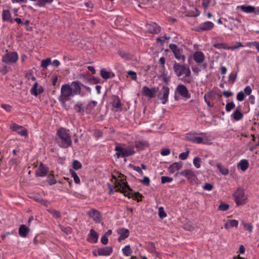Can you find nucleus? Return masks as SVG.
<instances>
[{
  "label": "nucleus",
  "instance_id": "nucleus-56",
  "mask_svg": "<svg viewBox=\"0 0 259 259\" xmlns=\"http://www.w3.org/2000/svg\"><path fill=\"white\" fill-rule=\"evenodd\" d=\"M159 216L160 218L163 219L166 217V213L164 211L162 207H160L159 209Z\"/></svg>",
  "mask_w": 259,
  "mask_h": 259
},
{
  "label": "nucleus",
  "instance_id": "nucleus-31",
  "mask_svg": "<svg viewBox=\"0 0 259 259\" xmlns=\"http://www.w3.org/2000/svg\"><path fill=\"white\" fill-rule=\"evenodd\" d=\"M249 166V163L246 159H242L237 164V167L240 168L243 171H245Z\"/></svg>",
  "mask_w": 259,
  "mask_h": 259
},
{
  "label": "nucleus",
  "instance_id": "nucleus-8",
  "mask_svg": "<svg viewBox=\"0 0 259 259\" xmlns=\"http://www.w3.org/2000/svg\"><path fill=\"white\" fill-rule=\"evenodd\" d=\"M169 91L168 87L163 85L158 92V99L161 101L162 104H165L168 102Z\"/></svg>",
  "mask_w": 259,
  "mask_h": 259
},
{
  "label": "nucleus",
  "instance_id": "nucleus-10",
  "mask_svg": "<svg viewBox=\"0 0 259 259\" xmlns=\"http://www.w3.org/2000/svg\"><path fill=\"white\" fill-rule=\"evenodd\" d=\"M116 191L124 193L125 196H127L126 193L128 191H132V189L127 185V183L120 180V182H117L116 184Z\"/></svg>",
  "mask_w": 259,
  "mask_h": 259
},
{
  "label": "nucleus",
  "instance_id": "nucleus-53",
  "mask_svg": "<svg viewBox=\"0 0 259 259\" xmlns=\"http://www.w3.org/2000/svg\"><path fill=\"white\" fill-rule=\"evenodd\" d=\"M243 227L244 229L247 231H248L250 233L252 232L253 229V226L250 224H243Z\"/></svg>",
  "mask_w": 259,
  "mask_h": 259
},
{
  "label": "nucleus",
  "instance_id": "nucleus-15",
  "mask_svg": "<svg viewBox=\"0 0 259 259\" xmlns=\"http://www.w3.org/2000/svg\"><path fill=\"white\" fill-rule=\"evenodd\" d=\"M147 31L150 33L158 34L160 32V27L155 23L151 22L146 25Z\"/></svg>",
  "mask_w": 259,
  "mask_h": 259
},
{
  "label": "nucleus",
  "instance_id": "nucleus-3",
  "mask_svg": "<svg viewBox=\"0 0 259 259\" xmlns=\"http://www.w3.org/2000/svg\"><path fill=\"white\" fill-rule=\"evenodd\" d=\"M55 140L58 145L63 148H67L72 144V140L69 131L63 127L58 130Z\"/></svg>",
  "mask_w": 259,
  "mask_h": 259
},
{
  "label": "nucleus",
  "instance_id": "nucleus-63",
  "mask_svg": "<svg viewBox=\"0 0 259 259\" xmlns=\"http://www.w3.org/2000/svg\"><path fill=\"white\" fill-rule=\"evenodd\" d=\"M244 92L247 95H250L251 93L252 89L250 86L248 85L245 88Z\"/></svg>",
  "mask_w": 259,
  "mask_h": 259
},
{
  "label": "nucleus",
  "instance_id": "nucleus-29",
  "mask_svg": "<svg viewBox=\"0 0 259 259\" xmlns=\"http://www.w3.org/2000/svg\"><path fill=\"white\" fill-rule=\"evenodd\" d=\"M231 117L235 121H239L242 119L243 115L239 109H236L231 114Z\"/></svg>",
  "mask_w": 259,
  "mask_h": 259
},
{
  "label": "nucleus",
  "instance_id": "nucleus-55",
  "mask_svg": "<svg viewBox=\"0 0 259 259\" xmlns=\"http://www.w3.org/2000/svg\"><path fill=\"white\" fill-rule=\"evenodd\" d=\"M244 93L241 91L237 94L236 98L239 101H242L244 99Z\"/></svg>",
  "mask_w": 259,
  "mask_h": 259
},
{
  "label": "nucleus",
  "instance_id": "nucleus-54",
  "mask_svg": "<svg viewBox=\"0 0 259 259\" xmlns=\"http://www.w3.org/2000/svg\"><path fill=\"white\" fill-rule=\"evenodd\" d=\"M237 78V73H235L234 72H231L229 76V79L230 80H232L233 82H234Z\"/></svg>",
  "mask_w": 259,
  "mask_h": 259
},
{
  "label": "nucleus",
  "instance_id": "nucleus-48",
  "mask_svg": "<svg viewBox=\"0 0 259 259\" xmlns=\"http://www.w3.org/2000/svg\"><path fill=\"white\" fill-rule=\"evenodd\" d=\"M82 165L81 163L77 160H75L73 161V167L74 169L78 170L81 168Z\"/></svg>",
  "mask_w": 259,
  "mask_h": 259
},
{
  "label": "nucleus",
  "instance_id": "nucleus-32",
  "mask_svg": "<svg viewBox=\"0 0 259 259\" xmlns=\"http://www.w3.org/2000/svg\"><path fill=\"white\" fill-rule=\"evenodd\" d=\"M74 109L80 115H83L84 109L83 108V104L81 103L77 102L75 104L74 106Z\"/></svg>",
  "mask_w": 259,
  "mask_h": 259
},
{
  "label": "nucleus",
  "instance_id": "nucleus-11",
  "mask_svg": "<svg viewBox=\"0 0 259 259\" xmlns=\"http://www.w3.org/2000/svg\"><path fill=\"white\" fill-rule=\"evenodd\" d=\"M158 87H154L152 88H149L147 86H144L142 89V94L150 98H153L155 97L156 93L158 91Z\"/></svg>",
  "mask_w": 259,
  "mask_h": 259
},
{
  "label": "nucleus",
  "instance_id": "nucleus-45",
  "mask_svg": "<svg viewBox=\"0 0 259 259\" xmlns=\"http://www.w3.org/2000/svg\"><path fill=\"white\" fill-rule=\"evenodd\" d=\"M242 47H243V45L241 42H236L235 45L231 47H228V48H224V49L233 50L238 49L239 48Z\"/></svg>",
  "mask_w": 259,
  "mask_h": 259
},
{
  "label": "nucleus",
  "instance_id": "nucleus-60",
  "mask_svg": "<svg viewBox=\"0 0 259 259\" xmlns=\"http://www.w3.org/2000/svg\"><path fill=\"white\" fill-rule=\"evenodd\" d=\"M170 153V150L168 148L163 149L160 152V154L162 156L168 155Z\"/></svg>",
  "mask_w": 259,
  "mask_h": 259
},
{
  "label": "nucleus",
  "instance_id": "nucleus-57",
  "mask_svg": "<svg viewBox=\"0 0 259 259\" xmlns=\"http://www.w3.org/2000/svg\"><path fill=\"white\" fill-rule=\"evenodd\" d=\"M140 181L146 186H149L150 182L149 178L147 177H144V179Z\"/></svg>",
  "mask_w": 259,
  "mask_h": 259
},
{
  "label": "nucleus",
  "instance_id": "nucleus-33",
  "mask_svg": "<svg viewBox=\"0 0 259 259\" xmlns=\"http://www.w3.org/2000/svg\"><path fill=\"white\" fill-rule=\"evenodd\" d=\"M240 10L246 13H253L255 11V8L253 6H240L238 7Z\"/></svg>",
  "mask_w": 259,
  "mask_h": 259
},
{
  "label": "nucleus",
  "instance_id": "nucleus-43",
  "mask_svg": "<svg viewBox=\"0 0 259 259\" xmlns=\"http://www.w3.org/2000/svg\"><path fill=\"white\" fill-rule=\"evenodd\" d=\"M72 177L73 178L74 181L76 184H79L80 182V179L77 174L73 170H70Z\"/></svg>",
  "mask_w": 259,
  "mask_h": 259
},
{
  "label": "nucleus",
  "instance_id": "nucleus-25",
  "mask_svg": "<svg viewBox=\"0 0 259 259\" xmlns=\"http://www.w3.org/2000/svg\"><path fill=\"white\" fill-rule=\"evenodd\" d=\"M29 232V228L26 227L25 225H21L19 228L18 233L21 237H26L28 236Z\"/></svg>",
  "mask_w": 259,
  "mask_h": 259
},
{
  "label": "nucleus",
  "instance_id": "nucleus-52",
  "mask_svg": "<svg viewBox=\"0 0 259 259\" xmlns=\"http://www.w3.org/2000/svg\"><path fill=\"white\" fill-rule=\"evenodd\" d=\"M230 227H237L238 225V222L236 220H228Z\"/></svg>",
  "mask_w": 259,
  "mask_h": 259
},
{
  "label": "nucleus",
  "instance_id": "nucleus-19",
  "mask_svg": "<svg viewBox=\"0 0 259 259\" xmlns=\"http://www.w3.org/2000/svg\"><path fill=\"white\" fill-rule=\"evenodd\" d=\"M181 175L187 178L189 181H193L196 179L195 172L191 169H186L181 172Z\"/></svg>",
  "mask_w": 259,
  "mask_h": 259
},
{
  "label": "nucleus",
  "instance_id": "nucleus-28",
  "mask_svg": "<svg viewBox=\"0 0 259 259\" xmlns=\"http://www.w3.org/2000/svg\"><path fill=\"white\" fill-rule=\"evenodd\" d=\"M182 167L181 162H175L168 167V171L171 173H174L176 171L179 170Z\"/></svg>",
  "mask_w": 259,
  "mask_h": 259
},
{
  "label": "nucleus",
  "instance_id": "nucleus-40",
  "mask_svg": "<svg viewBox=\"0 0 259 259\" xmlns=\"http://www.w3.org/2000/svg\"><path fill=\"white\" fill-rule=\"evenodd\" d=\"M202 163L201 159L199 157H196L194 158L193 163L196 168H199L201 167Z\"/></svg>",
  "mask_w": 259,
  "mask_h": 259
},
{
  "label": "nucleus",
  "instance_id": "nucleus-2",
  "mask_svg": "<svg viewBox=\"0 0 259 259\" xmlns=\"http://www.w3.org/2000/svg\"><path fill=\"white\" fill-rule=\"evenodd\" d=\"M173 70L177 77L185 83H190L192 79L190 77L191 72L189 67L184 64H181L176 61L174 63Z\"/></svg>",
  "mask_w": 259,
  "mask_h": 259
},
{
  "label": "nucleus",
  "instance_id": "nucleus-18",
  "mask_svg": "<svg viewBox=\"0 0 259 259\" xmlns=\"http://www.w3.org/2000/svg\"><path fill=\"white\" fill-rule=\"evenodd\" d=\"M88 214L92 218L96 223H100L102 220V216L99 211L95 209H91L88 212Z\"/></svg>",
  "mask_w": 259,
  "mask_h": 259
},
{
  "label": "nucleus",
  "instance_id": "nucleus-14",
  "mask_svg": "<svg viewBox=\"0 0 259 259\" xmlns=\"http://www.w3.org/2000/svg\"><path fill=\"white\" fill-rule=\"evenodd\" d=\"M10 128L13 131L16 132L22 136L27 137L28 136L27 130L22 126L19 125L16 123H12Z\"/></svg>",
  "mask_w": 259,
  "mask_h": 259
},
{
  "label": "nucleus",
  "instance_id": "nucleus-16",
  "mask_svg": "<svg viewBox=\"0 0 259 259\" xmlns=\"http://www.w3.org/2000/svg\"><path fill=\"white\" fill-rule=\"evenodd\" d=\"M49 168L46 165L41 163L35 171L37 177H44L47 175Z\"/></svg>",
  "mask_w": 259,
  "mask_h": 259
},
{
  "label": "nucleus",
  "instance_id": "nucleus-9",
  "mask_svg": "<svg viewBox=\"0 0 259 259\" xmlns=\"http://www.w3.org/2000/svg\"><path fill=\"white\" fill-rule=\"evenodd\" d=\"M112 252L113 249L112 247L106 246L94 250L93 254L95 256L98 255L108 256L110 255Z\"/></svg>",
  "mask_w": 259,
  "mask_h": 259
},
{
  "label": "nucleus",
  "instance_id": "nucleus-62",
  "mask_svg": "<svg viewBox=\"0 0 259 259\" xmlns=\"http://www.w3.org/2000/svg\"><path fill=\"white\" fill-rule=\"evenodd\" d=\"M203 2L202 4V7L206 10L210 4V0H202Z\"/></svg>",
  "mask_w": 259,
  "mask_h": 259
},
{
  "label": "nucleus",
  "instance_id": "nucleus-37",
  "mask_svg": "<svg viewBox=\"0 0 259 259\" xmlns=\"http://www.w3.org/2000/svg\"><path fill=\"white\" fill-rule=\"evenodd\" d=\"M118 54L122 58L126 60H130L132 59L131 55L123 51H119L118 52Z\"/></svg>",
  "mask_w": 259,
  "mask_h": 259
},
{
  "label": "nucleus",
  "instance_id": "nucleus-42",
  "mask_svg": "<svg viewBox=\"0 0 259 259\" xmlns=\"http://www.w3.org/2000/svg\"><path fill=\"white\" fill-rule=\"evenodd\" d=\"M51 63V59L50 58H47L44 59L41 61V66L44 68H47V67Z\"/></svg>",
  "mask_w": 259,
  "mask_h": 259
},
{
  "label": "nucleus",
  "instance_id": "nucleus-49",
  "mask_svg": "<svg viewBox=\"0 0 259 259\" xmlns=\"http://www.w3.org/2000/svg\"><path fill=\"white\" fill-rule=\"evenodd\" d=\"M1 106L3 109L8 112H11L13 109V107L9 104H2Z\"/></svg>",
  "mask_w": 259,
  "mask_h": 259
},
{
  "label": "nucleus",
  "instance_id": "nucleus-59",
  "mask_svg": "<svg viewBox=\"0 0 259 259\" xmlns=\"http://www.w3.org/2000/svg\"><path fill=\"white\" fill-rule=\"evenodd\" d=\"M213 185L209 183H206L203 186V189L204 190L211 191L213 189Z\"/></svg>",
  "mask_w": 259,
  "mask_h": 259
},
{
  "label": "nucleus",
  "instance_id": "nucleus-7",
  "mask_svg": "<svg viewBox=\"0 0 259 259\" xmlns=\"http://www.w3.org/2000/svg\"><path fill=\"white\" fill-rule=\"evenodd\" d=\"M234 197L237 205H243L246 203L247 199L246 196L245 195L243 190L238 189L234 193Z\"/></svg>",
  "mask_w": 259,
  "mask_h": 259
},
{
  "label": "nucleus",
  "instance_id": "nucleus-34",
  "mask_svg": "<svg viewBox=\"0 0 259 259\" xmlns=\"http://www.w3.org/2000/svg\"><path fill=\"white\" fill-rule=\"evenodd\" d=\"M217 167L219 169L220 172L224 176H227L229 174V171L228 168L225 167L222 165L221 163H218L217 164Z\"/></svg>",
  "mask_w": 259,
  "mask_h": 259
},
{
  "label": "nucleus",
  "instance_id": "nucleus-12",
  "mask_svg": "<svg viewBox=\"0 0 259 259\" xmlns=\"http://www.w3.org/2000/svg\"><path fill=\"white\" fill-rule=\"evenodd\" d=\"M176 93H178L182 97L189 99L191 95L185 85L183 84H179L176 89Z\"/></svg>",
  "mask_w": 259,
  "mask_h": 259
},
{
  "label": "nucleus",
  "instance_id": "nucleus-41",
  "mask_svg": "<svg viewBox=\"0 0 259 259\" xmlns=\"http://www.w3.org/2000/svg\"><path fill=\"white\" fill-rule=\"evenodd\" d=\"M54 0H39L37 5L40 7H45L47 4H51Z\"/></svg>",
  "mask_w": 259,
  "mask_h": 259
},
{
  "label": "nucleus",
  "instance_id": "nucleus-47",
  "mask_svg": "<svg viewBox=\"0 0 259 259\" xmlns=\"http://www.w3.org/2000/svg\"><path fill=\"white\" fill-rule=\"evenodd\" d=\"M235 107V105L233 102L228 103L226 105V110L227 112L231 111Z\"/></svg>",
  "mask_w": 259,
  "mask_h": 259
},
{
  "label": "nucleus",
  "instance_id": "nucleus-64",
  "mask_svg": "<svg viewBox=\"0 0 259 259\" xmlns=\"http://www.w3.org/2000/svg\"><path fill=\"white\" fill-rule=\"evenodd\" d=\"M101 241L102 244H103L104 245H106L108 243V239L107 237L105 235H104L102 237L101 239Z\"/></svg>",
  "mask_w": 259,
  "mask_h": 259
},
{
  "label": "nucleus",
  "instance_id": "nucleus-13",
  "mask_svg": "<svg viewBox=\"0 0 259 259\" xmlns=\"http://www.w3.org/2000/svg\"><path fill=\"white\" fill-rule=\"evenodd\" d=\"M214 27V24L210 21H206L200 24L197 26L195 30L197 32H202L204 31H208L212 29Z\"/></svg>",
  "mask_w": 259,
  "mask_h": 259
},
{
  "label": "nucleus",
  "instance_id": "nucleus-35",
  "mask_svg": "<svg viewBox=\"0 0 259 259\" xmlns=\"http://www.w3.org/2000/svg\"><path fill=\"white\" fill-rule=\"evenodd\" d=\"M97 104V102L95 101H92L91 102L89 103L85 108L86 112L87 113H90L92 110L95 107Z\"/></svg>",
  "mask_w": 259,
  "mask_h": 259
},
{
  "label": "nucleus",
  "instance_id": "nucleus-17",
  "mask_svg": "<svg viewBox=\"0 0 259 259\" xmlns=\"http://www.w3.org/2000/svg\"><path fill=\"white\" fill-rule=\"evenodd\" d=\"M208 141L207 134L205 133H199L195 138L194 142L196 144H206Z\"/></svg>",
  "mask_w": 259,
  "mask_h": 259
},
{
  "label": "nucleus",
  "instance_id": "nucleus-26",
  "mask_svg": "<svg viewBox=\"0 0 259 259\" xmlns=\"http://www.w3.org/2000/svg\"><path fill=\"white\" fill-rule=\"evenodd\" d=\"M2 19L4 22L7 21L10 23H12L13 22L11 14L10 12L8 10H4L3 11Z\"/></svg>",
  "mask_w": 259,
  "mask_h": 259
},
{
  "label": "nucleus",
  "instance_id": "nucleus-1",
  "mask_svg": "<svg viewBox=\"0 0 259 259\" xmlns=\"http://www.w3.org/2000/svg\"><path fill=\"white\" fill-rule=\"evenodd\" d=\"M81 93L80 82L79 81H72L70 84H63L61 88V97L59 101L63 99L66 101H69L71 97L79 95Z\"/></svg>",
  "mask_w": 259,
  "mask_h": 259
},
{
  "label": "nucleus",
  "instance_id": "nucleus-21",
  "mask_svg": "<svg viewBox=\"0 0 259 259\" xmlns=\"http://www.w3.org/2000/svg\"><path fill=\"white\" fill-rule=\"evenodd\" d=\"M215 98V94L212 91H210L206 93L204 96L205 102L207 105L210 107L213 106V104L211 103V101Z\"/></svg>",
  "mask_w": 259,
  "mask_h": 259
},
{
  "label": "nucleus",
  "instance_id": "nucleus-51",
  "mask_svg": "<svg viewBox=\"0 0 259 259\" xmlns=\"http://www.w3.org/2000/svg\"><path fill=\"white\" fill-rule=\"evenodd\" d=\"M161 183L162 184H165L166 183H169L171 182L173 179L171 177H165V176H162L161 178Z\"/></svg>",
  "mask_w": 259,
  "mask_h": 259
},
{
  "label": "nucleus",
  "instance_id": "nucleus-20",
  "mask_svg": "<svg viewBox=\"0 0 259 259\" xmlns=\"http://www.w3.org/2000/svg\"><path fill=\"white\" fill-rule=\"evenodd\" d=\"M44 92L43 88L40 85L38 86L37 82H36L33 84V87L30 90V93L32 95L37 97L38 95Z\"/></svg>",
  "mask_w": 259,
  "mask_h": 259
},
{
  "label": "nucleus",
  "instance_id": "nucleus-50",
  "mask_svg": "<svg viewBox=\"0 0 259 259\" xmlns=\"http://www.w3.org/2000/svg\"><path fill=\"white\" fill-rule=\"evenodd\" d=\"M229 205L228 204L222 203L219 205L218 209L220 210L226 211V210H227L229 209Z\"/></svg>",
  "mask_w": 259,
  "mask_h": 259
},
{
  "label": "nucleus",
  "instance_id": "nucleus-61",
  "mask_svg": "<svg viewBox=\"0 0 259 259\" xmlns=\"http://www.w3.org/2000/svg\"><path fill=\"white\" fill-rule=\"evenodd\" d=\"M198 15H199V12L197 9H195V12H188V15L190 17H197Z\"/></svg>",
  "mask_w": 259,
  "mask_h": 259
},
{
  "label": "nucleus",
  "instance_id": "nucleus-23",
  "mask_svg": "<svg viewBox=\"0 0 259 259\" xmlns=\"http://www.w3.org/2000/svg\"><path fill=\"white\" fill-rule=\"evenodd\" d=\"M193 59L197 63L200 64L204 61L205 56L203 52L196 51L193 54Z\"/></svg>",
  "mask_w": 259,
  "mask_h": 259
},
{
  "label": "nucleus",
  "instance_id": "nucleus-6",
  "mask_svg": "<svg viewBox=\"0 0 259 259\" xmlns=\"http://www.w3.org/2000/svg\"><path fill=\"white\" fill-rule=\"evenodd\" d=\"M169 47L177 60H182L183 62H185L186 58L182 49L179 48L177 45L174 44H170Z\"/></svg>",
  "mask_w": 259,
  "mask_h": 259
},
{
  "label": "nucleus",
  "instance_id": "nucleus-27",
  "mask_svg": "<svg viewBox=\"0 0 259 259\" xmlns=\"http://www.w3.org/2000/svg\"><path fill=\"white\" fill-rule=\"evenodd\" d=\"M148 146V143L145 141H137L135 142V147L138 151L144 149Z\"/></svg>",
  "mask_w": 259,
  "mask_h": 259
},
{
  "label": "nucleus",
  "instance_id": "nucleus-36",
  "mask_svg": "<svg viewBox=\"0 0 259 259\" xmlns=\"http://www.w3.org/2000/svg\"><path fill=\"white\" fill-rule=\"evenodd\" d=\"M196 136H198V133L196 132H190L186 134V139L193 143Z\"/></svg>",
  "mask_w": 259,
  "mask_h": 259
},
{
  "label": "nucleus",
  "instance_id": "nucleus-24",
  "mask_svg": "<svg viewBox=\"0 0 259 259\" xmlns=\"http://www.w3.org/2000/svg\"><path fill=\"white\" fill-rule=\"evenodd\" d=\"M98 233L94 230L91 229L90 231V234L88 235V241L91 243H95L98 241Z\"/></svg>",
  "mask_w": 259,
  "mask_h": 259
},
{
  "label": "nucleus",
  "instance_id": "nucleus-30",
  "mask_svg": "<svg viewBox=\"0 0 259 259\" xmlns=\"http://www.w3.org/2000/svg\"><path fill=\"white\" fill-rule=\"evenodd\" d=\"M100 75L101 77L105 79H107L110 78H113L114 77L115 75L113 73L108 72L106 71L105 69H102L100 71Z\"/></svg>",
  "mask_w": 259,
  "mask_h": 259
},
{
  "label": "nucleus",
  "instance_id": "nucleus-4",
  "mask_svg": "<svg viewBox=\"0 0 259 259\" xmlns=\"http://www.w3.org/2000/svg\"><path fill=\"white\" fill-rule=\"evenodd\" d=\"M116 151L122 152V157H127L136 153L134 146H126L125 145H117L115 146Z\"/></svg>",
  "mask_w": 259,
  "mask_h": 259
},
{
  "label": "nucleus",
  "instance_id": "nucleus-44",
  "mask_svg": "<svg viewBox=\"0 0 259 259\" xmlns=\"http://www.w3.org/2000/svg\"><path fill=\"white\" fill-rule=\"evenodd\" d=\"M113 106L114 108H119L121 107V101H120L119 97H116L114 99L113 103Z\"/></svg>",
  "mask_w": 259,
  "mask_h": 259
},
{
  "label": "nucleus",
  "instance_id": "nucleus-5",
  "mask_svg": "<svg viewBox=\"0 0 259 259\" xmlns=\"http://www.w3.org/2000/svg\"><path fill=\"white\" fill-rule=\"evenodd\" d=\"M18 58L17 52H9L6 50L5 54L2 57V61L6 64H13L16 63Z\"/></svg>",
  "mask_w": 259,
  "mask_h": 259
},
{
  "label": "nucleus",
  "instance_id": "nucleus-46",
  "mask_svg": "<svg viewBox=\"0 0 259 259\" xmlns=\"http://www.w3.org/2000/svg\"><path fill=\"white\" fill-rule=\"evenodd\" d=\"M189 152H190V151L189 149H188L186 152L180 153L179 154V158L181 160H186L188 157Z\"/></svg>",
  "mask_w": 259,
  "mask_h": 259
},
{
  "label": "nucleus",
  "instance_id": "nucleus-39",
  "mask_svg": "<svg viewBox=\"0 0 259 259\" xmlns=\"http://www.w3.org/2000/svg\"><path fill=\"white\" fill-rule=\"evenodd\" d=\"M47 211L56 218H59L61 217V213L60 212V211L56 209H48Z\"/></svg>",
  "mask_w": 259,
  "mask_h": 259
},
{
  "label": "nucleus",
  "instance_id": "nucleus-38",
  "mask_svg": "<svg viewBox=\"0 0 259 259\" xmlns=\"http://www.w3.org/2000/svg\"><path fill=\"white\" fill-rule=\"evenodd\" d=\"M122 250L123 253L126 256H128L133 253V251L130 245H126L124 248H122Z\"/></svg>",
  "mask_w": 259,
  "mask_h": 259
},
{
  "label": "nucleus",
  "instance_id": "nucleus-58",
  "mask_svg": "<svg viewBox=\"0 0 259 259\" xmlns=\"http://www.w3.org/2000/svg\"><path fill=\"white\" fill-rule=\"evenodd\" d=\"M127 74L131 76V78L134 80H136L137 79V74L135 72L132 70H129L127 72Z\"/></svg>",
  "mask_w": 259,
  "mask_h": 259
},
{
  "label": "nucleus",
  "instance_id": "nucleus-22",
  "mask_svg": "<svg viewBox=\"0 0 259 259\" xmlns=\"http://www.w3.org/2000/svg\"><path fill=\"white\" fill-rule=\"evenodd\" d=\"M117 233L119 234V237L118 238V241L121 242L122 240L127 238L130 235V231L125 228H120L117 230Z\"/></svg>",
  "mask_w": 259,
  "mask_h": 259
}]
</instances>
